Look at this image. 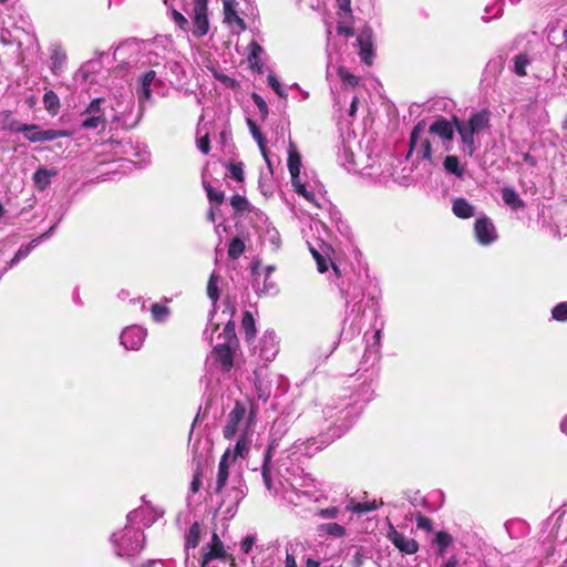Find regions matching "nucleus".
Masks as SVG:
<instances>
[{
	"label": "nucleus",
	"mask_w": 567,
	"mask_h": 567,
	"mask_svg": "<svg viewBox=\"0 0 567 567\" xmlns=\"http://www.w3.org/2000/svg\"><path fill=\"white\" fill-rule=\"evenodd\" d=\"M230 450L228 449L224 455L221 456V460L218 465V472H217V478H216V486H215V493L217 494H225V498L223 499L220 506H226V512L230 513L234 508L238 506L240 501L245 497V486L241 483L239 478L233 480V485L229 489H226L227 481L229 477V464L231 462L230 460Z\"/></svg>",
	"instance_id": "nucleus-6"
},
{
	"label": "nucleus",
	"mask_w": 567,
	"mask_h": 567,
	"mask_svg": "<svg viewBox=\"0 0 567 567\" xmlns=\"http://www.w3.org/2000/svg\"><path fill=\"white\" fill-rule=\"evenodd\" d=\"M533 58L527 52L517 54L514 58V72L519 76L526 75V68L530 64Z\"/></svg>",
	"instance_id": "nucleus-43"
},
{
	"label": "nucleus",
	"mask_w": 567,
	"mask_h": 567,
	"mask_svg": "<svg viewBox=\"0 0 567 567\" xmlns=\"http://www.w3.org/2000/svg\"><path fill=\"white\" fill-rule=\"evenodd\" d=\"M357 45L359 48V55L361 61L371 65L373 61V43H372V31L369 28H364L360 31L357 37Z\"/></svg>",
	"instance_id": "nucleus-25"
},
{
	"label": "nucleus",
	"mask_w": 567,
	"mask_h": 567,
	"mask_svg": "<svg viewBox=\"0 0 567 567\" xmlns=\"http://www.w3.org/2000/svg\"><path fill=\"white\" fill-rule=\"evenodd\" d=\"M243 327L245 329L247 338L255 336L256 330H255V327H254V318L248 312H246L244 318H243Z\"/></svg>",
	"instance_id": "nucleus-59"
},
{
	"label": "nucleus",
	"mask_w": 567,
	"mask_h": 567,
	"mask_svg": "<svg viewBox=\"0 0 567 567\" xmlns=\"http://www.w3.org/2000/svg\"><path fill=\"white\" fill-rule=\"evenodd\" d=\"M261 474L267 489L289 504L298 506L303 504L305 498L315 502L319 499V484L299 466L290 467L286 462H281L274 472L272 467L266 464Z\"/></svg>",
	"instance_id": "nucleus-1"
},
{
	"label": "nucleus",
	"mask_w": 567,
	"mask_h": 567,
	"mask_svg": "<svg viewBox=\"0 0 567 567\" xmlns=\"http://www.w3.org/2000/svg\"><path fill=\"white\" fill-rule=\"evenodd\" d=\"M218 338L219 339L221 338L223 342H227L230 344H237V338L235 334V324L230 321L227 322L224 328L223 334H220Z\"/></svg>",
	"instance_id": "nucleus-54"
},
{
	"label": "nucleus",
	"mask_w": 567,
	"mask_h": 567,
	"mask_svg": "<svg viewBox=\"0 0 567 567\" xmlns=\"http://www.w3.org/2000/svg\"><path fill=\"white\" fill-rule=\"evenodd\" d=\"M378 507H379V505L375 503V501H373V502H359L355 504H351V505L347 506V509L354 512V513L363 514V513H369V512L375 511Z\"/></svg>",
	"instance_id": "nucleus-49"
},
{
	"label": "nucleus",
	"mask_w": 567,
	"mask_h": 567,
	"mask_svg": "<svg viewBox=\"0 0 567 567\" xmlns=\"http://www.w3.org/2000/svg\"><path fill=\"white\" fill-rule=\"evenodd\" d=\"M373 398V390L370 385H364L362 393L358 394L354 400H340L336 404H327L322 410L326 421L329 422L327 433L319 437H311L303 442L305 453L312 455L315 452L328 445L331 441L340 437L350 429L354 419L359 415L362 406L358 405L359 401L369 402Z\"/></svg>",
	"instance_id": "nucleus-3"
},
{
	"label": "nucleus",
	"mask_w": 567,
	"mask_h": 567,
	"mask_svg": "<svg viewBox=\"0 0 567 567\" xmlns=\"http://www.w3.org/2000/svg\"><path fill=\"white\" fill-rule=\"evenodd\" d=\"M386 538L404 555H414L419 551V543L405 534L399 532L393 525H389Z\"/></svg>",
	"instance_id": "nucleus-17"
},
{
	"label": "nucleus",
	"mask_w": 567,
	"mask_h": 567,
	"mask_svg": "<svg viewBox=\"0 0 567 567\" xmlns=\"http://www.w3.org/2000/svg\"><path fill=\"white\" fill-rule=\"evenodd\" d=\"M250 436L251 435H245V434L238 435V440L236 442L234 451L230 450L231 462H234L237 457H246L248 455L250 444H251Z\"/></svg>",
	"instance_id": "nucleus-37"
},
{
	"label": "nucleus",
	"mask_w": 567,
	"mask_h": 567,
	"mask_svg": "<svg viewBox=\"0 0 567 567\" xmlns=\"http://www.w3.org/2000/svg\"><path fill=\"white\" fill-rule=\"evenodd\" d=\"M113 550L117 557L132 558L144 548L145 536L143 530L126 522V525L110 536Z\"/></svg>",
	"instance_id": "nucleus-7"
},
{
	"label": "nucleus",
	"mask_w": 567,
	"mask_h": 567,
	"mask_svg": "<svg viewBox=\"0 0 567 567\" xmlns=\"http://www.w3.org/2000/svg\"><path fill=\"white\" fill-rule=\"evenodd\" d=\"M257 537L256 535H247L239 544V550L243 555L250 556L251 565L255 564V551Z\"/></svg>",
	"instance_id": "nucleus-41"
},
{
	"label": "nucleus",
	"mask_w": 567,
	"mask_h": 567,
	"mask_svg": "<svg viewBox=\"0 0 567 567\" xmlns=\"http://www.w3.org/2000/svg\"><path fill=\"white\" fill-rule=\"evenodd\" d=\"M305 546L302 543H291L286 546V558L284 567H298L297 559L303 554Z\"/></svg>",
	"instance_id": "nucleus-36"
},
{
	"label": "nucleus",
	"mask_w": 567,
	"mask_h": 567,
	"mask_svg": "<svg viewBox=\"0 0 567 567\" xmlns=\"http://www.w3.org/2000/svg\"><path fill=\"white\" fill-rule=\"evenodd\" d=\"M551 318L557 321L567 320V302H560L551 310Z\"/></svg>",
	"instance_id": "nucleus-56"
},
{
	"label": "nucleus",
	"mask_w": 567,
	"mask_h": 567,
	"mask_svg": "<svg viewBox=\"0 0 567 567\" xmlns=\"http://www.w3.org/2000/svg\"><path fill=\"white\" fill-rule=\"evenodd\" d=\"M105 102L104 99L97 97L91 101L85 111L81 114V127L84 130H95L100 125L105 124V114L102 109V104Z\"/></svg>",
	"instance_id": "nucleus-13"
},
{
	"label": "nucleus",
	"mask_w": 567,
	"mask_h": 567,
	"mask_svg": "<svg viewBox=\"0 0 567 567\" xmlns=\"http://www.w3.org/2000/svg\"><path fill=\"white\" fill-rule=\"evenodd\" d=\"M193 23L192 34L199 39L206 35L209 31V21L207 16L206 0H195L190 12Z\"/></svg>",
	"instance_id": "nucleus-14"
},
{
	"label": "nucleus",
	"mask_w": 567,
	"mask_h": 567,
	"mask_svg": "<svg viewBox=\"0 0 567 567\" xmlns=\"http://www.w3.org/2000/svg\"><path fill=\"white\" fill-rule=\"evenodd\" d=\"M301 155L298 152L296 144L290 141L288 145V169L291 176V182L301 178Z\"/></svg>",
	"instance_id": "nucleus-30"
},
{
	"label": "nucleus",
	"mask_w": 567,
	"mask_h": 567,
	"mask_svg": "<svg viewBox=\"0 0 567 567\" xmlns=\"http://www.w3.org/2000/svg\"><path fill=\"white\" fill-rule=\"evenodd\" d=\"M453 214L462 219H467L476 214V208L467 199L463 197H456L452 200Z\"/></svg>",
	"instance_id": "nucleus-32"
},
{
	"label": "nucleus",
	"mask_w": 567,
	"mask_h": 567,
	"mask_svg": "<svg viewBox=\"0 0 567 567\" xmlns=\"http://www.w3.org/2000/svg\"><path fill=\"white\" fill-rule=\"evenodd\" d=\"M207 197L210 203H215L219 206L224 202V193L221 190L214 189L212 186L204 184Z\"/></svg>",
	"instance_id": "nucleus-55"
},
{
	"label": "nucleus",
	"mask_w": 567,
	"mask_h": 567,
	"mask_svg": "<svg viewBox=\"0 0 567 567\" xmlns=\"http://www.w3.org/2000/svg\"><path fill=\"white\" fill-rule=\"evenodd\" d=\"M268 84L280 97H287V93L285 92L284 87L281 86L280 82L278 81L277 76L274 73H270L268 75Z\"/></svg>",
	"instance_id": "nucleus-57"
},
{
	"label": "nucleus",
	"mask_w": 567,
	"mask_h": 567,
	"mask_svg": "<svg viewBox=\"0 0 567 567\" xmlns=\"http://www.w3.org/2000/svg\"><path fill=\"white\" fill-rule=\"evenodd\" d=\"M162 81L157 78L156 72L154 70H148L143 73L137 81L136 94L140 100V103L143 104L146 101H150L152 97L153 89L161 85Z\"/></svg>",
	"instance_id": "nucleus-21"
},
{
	"label": "nucleus",
	"mask_w": 567,
	"mask_h": 567,
	"mask_svg": "<svg viewBox=\"0 0 567 567\" xmlns=\"http://www.w3.org/2000/svg\"><path fill=\"white\" fill-rule=\"evenodd\" d=\"M252 383L255 396L257 400L266 403L272 392V382L269 380V374L265 365L255 369Z\"/></svg>",
	"instance_id": "nucleus-18"
},
{
	"label": "nucleus",
	"mask_w": 567,
	"mask_h": 567,
	"mask_svg": "<svg viewBox=\"0 0 567 567\" xmlns=\"http://www.w3.org/2000/svg\"><path fill=\"white\" fill-rule=\"evenodd\" d=\"M504 0H494V2L485 8V14L482 19L485 22L491 21L494 18H498L503 13Z\"/></svg>",
	"instance_id": "nucleus-44"
},
{
	"label": "nucleus",
	"mask_w": 567,
	"mask_h": 567,
	"mask_svg": "<svg viewBox=\"0 0 567 567\" xmlns=\"http://www.w3.org/2000/svg\"><path fill=\"white\" fill-rule=\"evenodd\" d=\"M317 530L320 536L329 535L334 538H341L346 535V528L338 523L320 524Z\"/></svg>",
	"instance_id": "nucleus-40"
},
{
	"label": "nucleus",
	"mask_w": 567,
	"mask_h": 567,
	"mask_svg": "<svg viewBox=\"0 0 567 567\" xmlns=\"http://www.w3.org/2000/svg\"><path fill=\"white\" fill-rule=\"evenodd\" d=\"M159 515L155 508L146 505L130 512L126 516V522L143 530V528L154 524Z\"/></svg>",
	"instance_id": "nucleus-19"
},
{
	"label": "nucleus",
	"mask_w": 567,
	"mask_h": 567,
	"mask_svg": "<svg viewBox=\"0 0 567 567\" xmlns=\"http://www.w3.org/2000/svg\"><path fill=\"white\" fill-rule=\"evenodd\" d=\"M152 318L155 322L162 323L169 317V309L161 303H152L151 306Z\"/></svg>",
	"instance_id": "nucleus-45"
},
{
	"label": "nucleus",
	"mask_w": 567,
	"mask_h": 567,
	"mask_svg": "<svg viewBox=\"0 0 567 567\" xmlns=\"http://www.w3.org/2000/svg\"><path fill=\"white\" fill-rule=\"evenodd\" d=\"M547 39L548 41L557 47L561 48L567 43V24L563 23H549L547 25Z\"/></svg>",
	"instance_id": "nucleus-29"
},
{
	"label": "nucleus",
	"mask_w": 567,
	"mask_h": 567,
	"mask_svg": "<svg viewBox=\"0 0 567 567\" xmlns=\"http://www.w3.org/2000/svg\"><path fill=\"white\" fill-rule=\"evenodd\" d=\"M59 172L56 168H47L44 166L39 167L32 176L34 187L39 192H44L52 183V179L58 176Z\"/></svg>",
	"instance_id": "nucleus-26"
},
{
	"label": "nucleus",
	"mask_w": 567,
	"mask_h": 567,
	"mask_svg": "<svg viewBox=\"0 0 567 567\" xmlns=\"http://www.w3.org/2000/svg\"><path fill=\"white\" fill-rule=\"evenodd\" d=\"M236 347L237 344H230L223 341L218 342L208 358V361H213V364H216L223 373H228L233 368Z\"/></svg>",
	"instance_id": "nucleus-15"
},
{
	"label": "nucleus",
	"mask_w": 567,
	"mask_h": 567,
	"mask_svg": "<svg viewBox=\"0 0 567 567\" xmlns=\"http://www.w3.org/2000/svg\"><path fill=\"white\" fill-rule=\"evenodd\" d=\"M24 137L32 142H49L60 137H66L70 134L66 131L61 130H40L35 124H28L23 133Z\"/></svg>",
	"instance_id": "nucleus-22"
},
{
	"label": "nucleus",
	"mask_w": 567,
	"mask_h": 567,
	"mask_svg": "<svg viewBox=\"0 0 567 567\" xmlns=\"http://www.w3.org/2000/svg\"><path fill=\"white\" fill-rule=\"evenodd\" d=\"M474 235L477 243L482 246H489L497 240L496 228L486 215H481L474 223Z\"/></svg>",
	"instance_id": "nucleus-16"
},
{
	"label": "nucleus",
	"mask_w": 567,
	"mask_h": 567,
	"mask_svg": "<svg viewBox=\"0 0 567 567\" xmlns=\"http://www.w3.org/2000/svg\"><path fill=\"white\" fill-rule=\"evenodd\" d=\"M381 338H382V330L377 329L373 334L372 342L368 344L365 352L373 353L375 357H378L380 353V348H381Z\"/></svg>",
	"instance_id": "nucleus-53"
},
{
	"label": "nucleus",
	"mask_w": 567,
	"mask_h": 567,
	"mask_svg": "<svg viewBox=\"0 0 567 567\" xmlns=\"http://www.w3.org/2000/svg\"><path fill=\"white\" fill-rule=\"evenodd\" d=\"M416 527L419 529L425 530V532H433V522L424 516V515H417L416 516Z\"/></svg>",
	"instance_id": "nucleus-60"
},
{
	"label": "nucleus",
	"mask_w": 567,
	"mask_h": 567,
	"mask_svg": "<svg viewBox=\"0 0 567 567\" xmlns=\"http://www.w3.org/2000/svg\"><path fill=\"white\" fill-rule=\"evenodd\" d=\"M43 103L45 109L52 113H55L60 106L59 97L53 91L44 93Z\"/></svg>",
	"instance_id": "nucleus-52"
},
{
	"label": "nucleus",
	"mask_w": 567,
	"mask_h": 567,
	"mask_svg": "<svg viewBox=\"0 0 567 567\" xmlns=\"http://www.w3.org/2000/svg\"><path fill=\"white\" fill-rule=\"evenodd\" d=\"M230 205L238 214H245L250 210L249 202L246 199V197L240 195H234L230 199Z\"/></svg>",
	"instance_id": "nucleus-47"
},
{
	"label": "nucleus",
	"mask_w": 567,
	"mask_h": 567,
	"mask_svg": "<svg viewBox=\"0 0 567 567\" xmlns=\"http://www.w3.org/2000/svg\"><path fill=\"white\" fill-rule=\"evenodd\" d=\"M249 54H248V63L250 65V69L261 73L262 72V64L260 62L261 54L264 53V49L261 45H259L256 41H252L249 47Z\"/></svg>",
	"instance_id": "nucleus-35"
},
{
	"label": "nucleus",
	"mask_w": 567,
	"mask_h": 567,
	"mask_svg": "<svg viewBox=\"0 0 567 567\" xmlns=\"http://www.w3.org/2000/svg\"><path fill=\"white\" fill-rule=\"evenodd\" d=\"M455 122H451L444 117L436 118L426 131L424 121H420L413 127L410 135V151L408 158L412 153H416L417 157L426 161L432 159L434 143L430 136H437L445 151H450V144L454 137Z\"/></svg>",
	"instance_id": "nucleus-4"
},
{
	"label": "nucleus",
	"mask_w": 567,
	"mask_h": 567,
	"mask_svg": "<svg viewBox=\"0 0 567 567\" xmlns=\"http://www.w3.org/2000/svg\"><path fill=\"white\" fill-rule=\"evenodd\" d=\"M502 198L506 206L511 207L513 210H517L519 208H524L525 204L519 197L518 193L509 186H505L502 188Z\"/></svg>",
	"instance_id": "nucleus-34"
},
{
	"label": "nucleus",
	"mask_w": 567,
	"mask_h": 567,
	"mask_svg": "<svg viewBox=\"0 0 567 567\" xmlns=\"http://www.w3.org/2000/svg\"><path fill=\"white\" fill-rule=\"evenodd\" d=\"M51 59V70L54 74H60L65 65L66 62V53L61 47H54L51 50L50 54Z\"/></svg>",
	"instance_id": "nucleus-38"
},
{
	"label": "nucleus",
	"mask_w": 567,
	"mask_h": 567,
	"mask_svg": "<svg viewBox=\"0 0 567 567\" xmlns=\"http://www.w3.org/2000/svg\"><path fill=\"white\" fill-rule=\"evenodd\" d=\"M338 75L342 81L344 87H354L359 83V78L350 73L346 68L340 66L338 69Z\"/></svg>",
	"instance_id": "nucleus-48"
},
{
	"label": "nucleus",
	"mask_w": 567,
	"mask_h": 567,
	"mask_svg": "<svg viewBox=\"0 0 567 567\" xmlns=\"http://www.w3.org/2000/svg\"><path fill=\"white\" fill-rule=\"evenodd\" d=\"M455 128L460 135V150L468 157H472L480 147L476 137L489 125V114L481 111L472 114L467 121L454 118Z\"/></svg>",
	"instance_id": "nucleus-5"
},
{
	"label": "nucleus",
	"mask_w": 567,
	"mask_h": 567,
	"mask_svg": "<svg viewBox=\"0 0 567 567\" xmlns=\"http://www.w3.org/2000/svg\"><path fill=\"white\" fill-rule=\"evenodd\" d=\"M199 535L200 526L198 523H194L186 535L185 546L187 549L197 547L199 544Z\"/></svg>",
	"instance_id": "nucleus-46"
},
{
	"label": "nucleus",
	"mask_w": 567,
	"mask_h": 567,
	"mask_svg": "<svg viewBox=\"0 0 567 567\" xmlns=\"http://www.w3.org/2000/svg\"><path fill=\"white\" fill-rule=\"evenodd\" d=\"M56 227V224L53 225L47 234H44L43 236L39 237L38 239H33L32 241H30L28 245L25 246H21L18 251L16 252V255L13 256V258L8 262V265L3 268V272H6L9 268L13 267L14 265H17L20 260L24 259L30 252L31 250L40 243L41 238L43 237H48Z\"/></svg>",
	"instance_id": "nucleus-31"
},
{
	"label": "nucleus",
	"mask_w": 567,
	"mask_h": 567,
	"mask_svg": "<svg viewBox=\"0 0 567 567\" xmlns=\"http://www.w3.org/2000/svg\"><path fill=\"white\" fill-rule=\"evenodd\" d=\"M250 421L251 420L249 416H247L246 408L244 404L236 402L234 409L227 416V421L223 431L224 436L228 440H231L236 435L240 434L252 435Z\"/></svg>",
	"instance_id": "nucleus-9"
},
{
	"label": "nucleus",
	"mask_w": 567,
	"mask_h": 567,
	"mask_svg": "<svg viewBox=\"0 0 567 567\" xmlns=\"http://www.w3.org/2000/svg\"><path fill=\"white\" fill-rule=\"evenodd\" d=\"M458 558L456 555H451L449 557H443L439 567H458Z\"/></svg>",
	"instance_id": "nucleus-64"
},
{
	"label": "nucleus",
	"mask_w": 567,
	"mask_h": 567,
	"mask_svg": "<svg viewBox=\"0 0 567 567\" xmlns=\"http://www.w3.org/2000/svg\"><path fill=\"white\" fill-rule=\"evenodd\" d=\"M359 150L360 145L354 136L348 137L347 141L343 142L342 153L339 155V161L348 172L357 173L361 169L359 159L362 157V154L357 152Z\"/></svg>",
	"instance_id": "nucleus-12"
},
{
	"label": "nucleus",
	"mask_w": 567,
	"mask_h": 567,
	"mask_svg": "<svg viewBox=\"0 0 567 567\" xmlns=\"http://www.w3.org/2000/svg\"><path fill=\"white\" fill-rule=\"evenodd\" d=\"M339 512H340L339 508L333 506V507H329V508L319 509L317 512V515L323 519H332V518L338 517Z\"/></svg>",
	"instance_id": "nucleus-61"
},
{
	"label": "nucleus",
	"mask_w": 567,
	"mask_h": 567,
	"mask_svg": "<svg viewBox=\"0 0 567 567\" xmlns=\"http://www.w3.org/2000/svg\"><path fill=\"white\" fill-rule=\"evenodd\" d=\"M146 336H147L146 329H144L141 326L133 324V326L126 327L122 331L121 337H120L121 344L126 350H133V351L138 350L143 346Z\"/></svg>",
	"instance_id": "nucleus-20"
},
{
	"label": "nucleus",
	"mask_w": 567,
	"mask_h": 567,
	"mask_svg": "<svg viewBox=\"0 0 567 567\" xmlns=\"http://www.w3.org/2000/svg\"><path fill=\"white\" fill-rule=\"evenodd\" d=\"M219 281L220 276L216 271H213L207 284V296L214 305L219 299Z\"/></svg>",
	"instance_id": "nucleus-42"
},
{
	"label": "nucleus",
	"mask_w": 567,
	"mask_h": 567,
	"mask_svg": "<svg viewBox=\"0 0 567 567\" xmlns=\"http://www.w3.org/2000/svg\"><path fill=\"white\" fill-rule=\"evenodd\" d=\"M202 472L197 468L194 473L193 480L190 482L189 491L192 494H196L202 487Z\"/></svg>",
	"instance_id": "nucleus-63"
},
{
	"label": "nucleus",
	"mask_w": 567,
	"mask_h": 567,
	"mask_svg": "<svg viewBox=\"0 0 567 567\" xmlns=\"http://www.w3.org/2000/svg\"><path fill=\"white\" fill-rule=\"evenodd\" d=\"M225 21L229 24H236L239 30L245 29L244 20L237 14L236 7H230V11L224 9Z\"/></svg>",
	"instance_id": "nucleus-50"
},
{
	"label": "nucleus",
	"mask_w": 567,
	"mask_h": 567,
	"mask_svg": "<svg viewBox=\"0 0 567 567\" xmlns=\"http://www.w3.org/2000/svg\"><path fill=\"white\" fill-rule=\"evenodd\" d=\"M109 89L116 100L115 104L112 105V110L114 111L113 120L117 121L118 114H124L132 110L134 105L133 95L128 89L127 80L121 79L118 84L114 86L109 85Z\"/></svg>",
	"instance_id": "nucleus-11"
},
{
	"label": "nucleus",
	"mask_w": 567,
	"mask_h": 567,
	"mask_svg": "<svg viewBox=\"0 0 567 567\" xmlns=\"http://www.w3.org/2000/svg\"><path fill=\"white\" fill-rule=\"evenodd\" d=\"M443 167L446 173L454 175L457 178L464 177L465 168L461 165L458 157L455 155L446 156L443 162Z\"/></svg>",
	"instance_id": "nucleus-39"
},
{
	"label": "nucleus",
	"mask_w": 567,
	"mask_h": 567,
	"mask_svg": "<svg viewBox=\"0 0 567 567\" xmlns=\"http://www.w3.org/2000/svg\"><path fill=\"white\" fill-rule=\"evenodd\" d=\"M197 147L203 154H208L210 151V142L208 133L206 132L203 136L198 137L197 141Z\"/></svg>",
	"instance_id": "nucleus-62"
},
{
	"label": "nucleus",
	"mask_w": 567,
	"mask_h": 567,
	"mask_svg": "<svg viewBox=\"0 0 567 567\" xmlns=\"http://www.w3.org/2000/svg\"><path fill=\"white\" fill-rule=\"evenodd\" d=\"M306 181L298 178L291 182L295 192L315 207H322L324 202L323 186L316 177L309 178L306 174Z\"/></svg>",
	"instance_id": "nucleus-10"
},
{
	"label": "nucleus",
	"mask_w": 567,
	"mask_h": 567,
	"mask_svg": "<svg viewBox=\"0 0 567 567\" xmlns=\"http://www.w3.org/2000/svg\"><path fill=\"white\" fill-rule=\"evenodd\" d=\"M311 254L317 262L318 271L321 274L328 272V279L338 287L346 302L344 321L351 320V324L360 326L364 298V287L360 275L352 269L342 270L330 258H326L313 248H311Z\"/></svg>",
	"instance_id": "nucleus-2"
},
{
	"label": "nucleus",
	"mask_w": 567,
	"mask_h": 567,
	"mask_svg": "<svg viewBox=\"0 0 567 567\" xmlns=\"http://www.w3.org/2000/svg\"><path fill=\"white\" fill-rule=\"evenodd\" d=\"M252 287L258 295H275L277 292L276 284L270 277L262 276V274L256 269H254Z\"/></svg>",
	"instance_id": "nucleus-28"
},
{
	"label": "nucleus",
	"mask_w": 567,
	"mask_h": 567,
	"mask_svg": "<svg viewBox=\"0 0 567 567\" xmlns=\"http://www.w3.org/2000/svg\"><path fill=\"white\" fill-rule=\"evenodd\" d=\"M247 124H248L249 131H250L254 140L257 142V144L259 146L260 153H261L265 162L267 163L269 169L271 171V162L269 158L268 150L266 147L265 136L262 135V133L258 128L257 124L252 120L248 118Z\"/></svg>",
	"instance_id": "nucleus-33"
},
{
	"label": "nucleus",
	"mask_w": 567,
	"mask_h": 567,
	"mask_svg": "<svg viewBox=\"0 0 567 567\" xmlns=\"http://www.w3.org/2000/svg\"><path fill=\"white\" fill-rule=\"evenodd\" d=\"M287 431V420L285 417H279L275 420L271 431H270V443L265 454V460L262 466L268 464L271 467V457L276 453V449L278 447V441L284 436Z\"/></svg>",
	"instance_id": "nucleus-24"
},
{
	"label": "nucleus",
	"mask_w": 567,
	"mask_h": 567,
	"mask_svg": "<svg viewBox=\"0 0 567 567\" xmlns=\"http://www.w3.org/2000/svg\"><path fill=\"white\" fill-rule=\"evenodd\" d=\"M245 251V244L240 238H234L228 247V255L233 259H237Z\"/></svg>",
	"instance_id": "nucleus-51"
},
{
	"label": "nucleus",
	"mask_w": 567,
	"mask_h": 567,
	"mask_svg": "<svg viewBox=\"0 0 567 567\" xmlns=\"http://www.w3.org/2000/svg\"><path fill=\"white\" fill-rule=\"evenodd\" d=\"M454 544V537L445 530L433 532L432 545L435 546L437 557H444L447 549Z\"/></svg>",
	"instance_id": "nucleus-27"
},
{
	"label": "nucleus",
	"mask_w": 567,
	"mask_h": 567,
	"mask_svg": "<svg viewBox=\"0 0 567 567\" xmlns=\"http://www.w3.org/2000/svg\"><path fill=\"white\" fill-rule=\"evenodd\" d=\"M27 125L17 120H10L4 122L3 128L14 133H24Z\"/></svg>",
	"instance_id": "nucleus-58"
},
{
	"label": "nucleus",
	"mask_w": 567,
	"mask_h": 567,
	"mask_svg": "<svg viewBox=\"0 0 567 567\" xmlns=\"http://www.w3.org/2000/svg\"><path fill=\"white\" fill-rule=\"evenodd\" d=\"M114 59L130 68L152 63L151 52L146 44L136 39L121 43L114 51Z\"/></svg>",
	"instance_id": "nucleus-8"
},
{
	"label": "nucleus",
	"mask_w": 567,
	"mask_h": 567,
	"mask_svg": "<svg viewBox=\"0 0 567 567\" xmlns=\"http://www.w3.org/2000/svg\"><path fill=\"white\" fill-rule=\"evenodd\" d=\"M255 352L265 364L271 362L278 353L276 334L274 332H266L258 347L255 349Z\"/></svg>",
	"instance_id": "nucleus-23"
}]
</instances>
